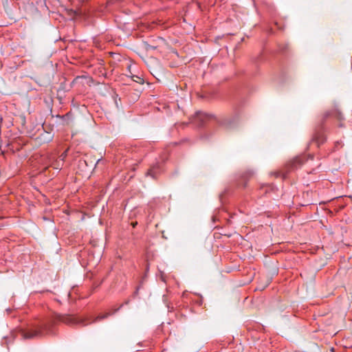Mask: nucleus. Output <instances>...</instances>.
<instances>
[{"instance_id":"f257e3e1","label":"nucleus","mask_w":352,"mask_h":352,"mask_svg":"<svg viewBox=\"0 0 352 352\" xmlns=\"http://www.w3.org/2000/svg\"><path fill=\"white\" fill-rule=\"evenodd\" d=\"M122 307V305L118 308L113 309L111 312H107L104 314H100L94 318L91 322H87V318H77L71 314H55L50 318H48L40 325H37L34 329L29 330H20L21 336L23 339H32L35 338H40L45 335L53 333V327L57 322H61L67 324H81L86 326L88 324L95 323L102 320L107 318L109 316L113 315Z\"/></svg>"},{"instance_id":"f03ea898","label":"nucleus","mask_w":352,"mask_h":352,"mask_svg":"<svg viewBox=\"0 0 352 352\" xmlns=\"http://www.w3.org/2000/svg\"><path fill=\"white\" fill-rule=\"evenodd\" d=\"M210 120H214L220 126L226 129H232L238 125L240 120V115L238 111H235L233 114L230 116L217 117L212 114L197 111L195 116L193 122L198 126L201 127Z\"/></svg>"},{"instance_id":"7ed1b4c3","label":"nucleus","mask_w":352,"mask_h":352,"mask_svg":"<svg viewBox=\"0 0 352 352\" xmlns=\"http://www.w3.org/2000/svg\"><path fill=\"white\" fill-rule=\"evenodd\" d=\"M331 115L332 113L329 111H327L323 114L320 123L315 128L311 144H315L317 147H319L326 142L327 138L324 133V128L323 124L325 120Z\"/></svg>"},{"instance_id":"20e7f679","label":"nucleus","mask_w":352,"mask_h":352,"mask_svg":"<svg viewBox=\"0 0 352 352\" xmlns=\"http://www.w3.org/2000/svg\"><path fill=\"white\" fill-rule=\"evenodd\" d=\"M160 173V166L158 164H156L151 167V168L148 170L146 175L148 176H151L152 178L155 179L157 176Z\"/></svg>"},{"instance_id":"39448f33","label":"nucleus","mask_w":352,"mask_h":352,"mask_svg":"<svg viewBox=\"0 0 352 352\" xmlns=\"http://www.w3.org/2000/svg\"><path fill=\"white\" fill-rule=\"evenodd\" d=\"M305 162L304 157H298L292 160L291 162L292 168H297L301 166Z\"/></svg>"},{"instance_id":"423d86ee","label":"nucleus","mask_w":352,"mask_h":352,"mask_svg":"<svg viewBox=\"0 0 352 352\" xmlns=\"http://www.w3.org/2000/svg\"><path fill=\"white\" fill-rule=\"evenodd\" d=\"M251 175H252L251 173H246L244 175H243L241 177V182H239L238 185L241 186L243 188L246 187L247 182H248L249 177L251 176Z\"/></svg>"},{"instance_id":"0eeeda50","label":"nucleus","mask_w":352,"mask_h":352,"mask_svg":"<svg viewBox=\"0 0 352 352\" xmlns=\"http://www.w3.org/2000/svg\"><path fill=\"white\" fill-rule=\"evenodd\" d=\"M133 78H135V79H133V80L140 84H142L144 82V80L138 76H133Z\"/></svg>"},{"instance_id":"6e6552de","label":"nucleus","mask_w":352,"mask_h":352,"mask_svg":"<svg viewBox=\"0 0 352 352\" xmlns=\"http://www.w3.org/2000/svg\"><path fill=\"white\" fill-rule=\"evenodd\" d=\"M265 188V192H268L270 190H272L273 186L272 185H266L264 186H262V189Z\"/></svg>"},{"instance_id":"1a4fd4ad","label":"nucleus","mask_w":352,"mask_h":352,"mask_svg":"<svg viewBox=\"0 0 352 352\" xmlns=\"http://www.w3.org/2000/svg\"><path fill=\"white\" fill-rule=\"evenodd\" d=\"M67 156V151H65L60 156V158L62 160H64V159Z\"/></svg>"},{"instance_id":"9d476101","label":"nucleus","mask_w":352,"mask_h":352,"mask_svg":"<svg viewBox=\"0 0 352 352\" xmlns=\"http://www.w3.org/2000/svg\"><path fill=\"white\" fill-rule=\"evenodd\" d=\"M340 145L341 146H342V142H336L335 146H336V148H337L338 146H340Z\"/></svg>"},{"instance_id":"9b49d317","label":"nucleus","mask_w":352,"mask_h":352,"mask_svg":"<svg viewBox=\"0 0 352 352\" xmlns=\"http://www.w3.org/2000/svg\"><path fill=\"white\" fill-rule=\"evenodd\" d=\"M274 174L276 177H279L281 175L280 172H275Z\"/></svg>"},{"instance_id":"f8f14e48","label":"nucleus","mask_w":352,"mask_h":352,"mask_svg":"<svg viewBox=\"0 0 352 352\" xmlns=\"http://www.w3.org/2000/svg\"><path fill=\"white\" fill-rule=\"evenodd\" d=\"M129 302H130V301H129V300H126L123 304H122V306H123L124 305H128V304L129 303Z\"/></svg>"},{"instance_id":"ddd939ff","label":"nucleus","mask_w":352,"mask_h":352,"mask_svg":"<svg viewBox=\"0 0 352 352\" xmlns=\"http://www.w3.org/2000/svg\"><path fill=\"white\" fill-rule=\"evenodd\" d=\"M137 224H138V222L135 221V223H133L131 225H132L133 228H135Z\"/></svg>"},{"instance_id":"4468645a","label":"nucleus","mask_w":352,"mask_h":352,"mask_svg":"<svg viewBox=\"0 0 352 352\" xmlns=\"http://www.w3.org/2000/svg\"><path fill=\"white\" fill-rule=\"evenodd\" d=\"M102 159H98L96 162V164H98L100 162H102Z\"/></svg>"},{"instance_id":"2eb2a0df","label":"nucleus","mask_w":352,"mask_h":352,"mask_svg":"<svg viewBox=\"0 0 352 352\" xmlns=\"http://www.w3.org/2000/svg\"><path fill=\"white\" fill-rule=\"evenodd\" d=\"M337 113H338V118L339 119H340V118H341L340 113H338V112Z\"/></svg>"},{"instance_id":"dca6fc26","label":"nucleus","mask_w":352,"mask_h":352,"mask_svg":"<svg viewBox=\"0 0 352 352\" xmlns=\"http://www.w3.org/2000/svg\"><path fill=\"white\" fill-rule=\"evenodd\" d=\"M43 219V220H48V219L46 218L45 217H44Z\"/></svg>"},{"instance_id":"f3484780","label":"nucleus","mask_w":352,"mask_h":352,"mask_svg":"<svg viewBox=\"0 0 352 352\" xmlns=\"http://www.w3.org/2000/svg\"><path fill=\"white\" fill-rule=\"evenodd\" d=\"M212 221L216 220L215 217H212Z\"/></svg>"}]
</instances>
